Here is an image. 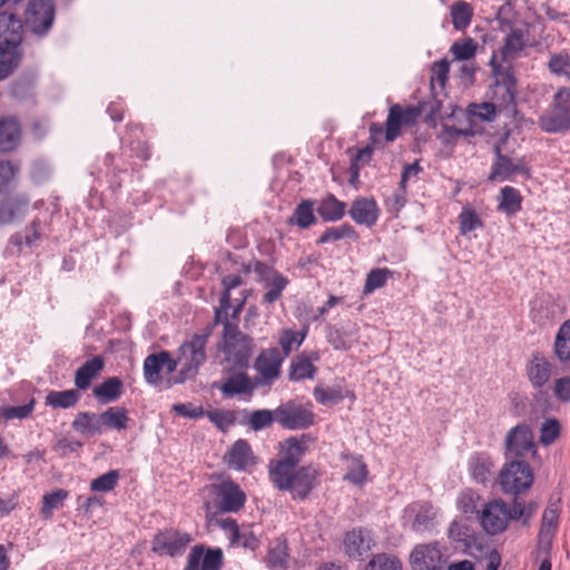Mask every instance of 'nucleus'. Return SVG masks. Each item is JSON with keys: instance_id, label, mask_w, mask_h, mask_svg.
Listing matches in <instances>:
<instances>
[{"instance_id": "1", "label": "nucleus", "mask_w": 570, "mask_h": 570, "mask_svg": "<svg viewBox=\"0 0 570 570\" xmlns=\"http://www.w3.org/2000/svg\"><path fill=\"white\" fill-rule=\"evenodd\" d=\"M528 46L529 28L527 26L511 27L504 37L503 45L491 56L492 98L497 99L500 106L511 104L514 100L517 79L512 62L521 57Z\"/></svg>"}, {"instance_id": "2", "label": "nucleus", "mask_w": 570, "mask_h": 570, "mask_svg": "<svg viewBox=\"0 0 570 570\" xmlns=\"http://www.w3.org/2000/svg\"><path fill=\"white\" fill-rule=\"evenodd\" d=\"M268 476L277 490L288 491L294 500H305L320 483V471L314 465L268 463Z\"/></svg>"}, {"instance_id": "3", "label": "nucleus", "mask_w": 570, "mask_h": 570, "mask_svg": "<svg viewBox=\"0 0 570 570\" xmlns=\"http://www.w3.org/2000/svg\"><path fill=\"white\" fill-rule=\"evenodd\" d=\"M22 22L14 14L0 12V79L8 77L20 61Z\"/></svg>"}, {"instance_id": "4", "label": "nucleus", "mask_w": 570, "mask_h": 570, "mask_svg": "<svg viewBox=\"0 0 570 570\" xmlns=\"http://www.w3.org/2000/svg\"><path fill=\"white\" fill-rule=\"evenodd\" d=\"M208 342V334H194L190 338L186 340L178 348V362L180 363L179 379L176 383H181L185 380L194 379L206 362V345Z\"/></svg>"}, {"instance_id": "5", "label": "nucleus", "mask_w": 570, "mask_h": 570, "mask_svg": "<svg viewBox=\"0 0 570 570\" xmlns=\"http://www.w3.org/2000/svg\"><path fill=\"white\" fill-rule=\"evenodd\" d=\"M222 323L225 325L223 351L226 361L239 367L247 365L254 348L253 338L242 334L237 327L229 324L228 316H226V321L223 318Z\"/></svg>"}, {"instance_id": "6", "label": "nucleus", "mask_w": 570, "mask_h": 570, "mask_svg": "<svg viewBox=\"0 0 570 570\" xmlns=\"http://www.w3.org/2000/svg\"><path fill=\"white\" fill-rule=\"evenodd\" d=\"M499 483L504 493H523L533 483L532 469L524 461L513 460L505 463L499 473Z\"/></svg>"}, {"instance_id": "7", "label": "nucleus", "mask_w": 570, "mask_h": 570, "mask_svg": "<svg viewBox=\"0 0 570 570\" xmlns=\"http://www.w3.org/2000/svg\"><path fill=\"white\" fill-rule=\"evenodd\" d=\"M478 520L481 528L490 535H497L504 532L509 522L513 519L512 507L510 508L503 500H491L482 505L478 511Z\"/></svg>"}, {"instance_id": "8", "label": "nucleus", "mask_w": 570, "mask_h": 570, "mask_svg": "<svg viewBox=\"0 0 570 570\" xmlns=\"http://www.w3.org/2000/svg\"><path fill=\"white\" fill-rule=\"evenodd\" d=\"M214 497L217 512L229 513L239 511L246 501L245 492L232 480H223L207 487Z\"/></svg>"}, {"instance_id": "9", "label": "nucleus", "mask_w": 570, "mask_h": 570, "mask_svg": "<svg viewBox=\"0 0 570 570\" xmlns=\"http://www.w3.org/2000/svg\"><path fill=\"white\" fill-rule=\"evenodd\" d=\"M55 20L52 0H31L26 11V28L38 36L46 35Z\"/></svg>"}, {"instance_id": "10", "label": "nucleus", "mask_w": 570, "mask_h": 570, "mask_svg": "<svg viewBox=\"0 0 570 570\" xmlns=\"http://www.w3.org/2000/svg\"><path fill=\"white\" fill-rule=\"evenodd\" d=\"M191 535L175 529H167L155 535L151 550L160 557H179L191 542Z\"/></svg>"}, {"instance_id": "11", "label": "nucleus", "mask_w": 570, "mask_h": 570, "mask_svg": "<svg viewBox=\"0 0 570 570\" xmlns=\"http://www.w3.org/2000/svg\"><path fill=\"white\" fill-rule=\"evenodd\" d=\"M315 415L307 407L287 402L275 409V421L288 430H303L314 424Z\"/></svg>"}, {"instance_id": "12", "label": "nucleus", "mask_w": 570, "mask_h": 570, "mask_svg": "<svg viewBox=\"0 0 570 570\" xmlns=\"http://www.w3.org/2000/svg\"><path fill=\"white\" fill-rule=\"evenodd\" d=\"M507 458H524L535 454V443L529 425L518 424L512 428L504 441Z\"/></svg>"}, {"instance_id": "13", "label": "nucleus", "mask_w": 570, "mask_h": 570, "mask_svg": "<svg viewBox=\"0 0 570 570\" xmlns=\"http://www.w3.org/2000/svg\"><path fill=\"white\" fill-rule=\"evenodd\" d=\"M224 564V554L220 548H206L196 544L187 556L184 570H220Z\"/></svg>"}, {"instance_id": "14", "label": "nucleus", "mask_w": 570, "mask_h": 570, "mask_svg": "<svg viewBox=\"0 0 570 570\" xmlns=\"http://www.w3.org/2000/svg\"><path fill=\"white\" fill-rule=\"evenodd\" d=\"M515 175L529 176V169L523 159H512L503 155L499 147L495 148V159L489 175L490 181L512 180Z\"/></svg>"}, {"instance_id": "15", "label": "nucleus", "mask_w": 570, "mask_h": 570, "mask_svg": "<svg viewBox=\"0 0 570 570\" xmlns=\"http://www.w3.org/2000/svg\"><path fill=\"white\" fill-rule=\"evenodd\" d=\"M554 370V364L541 352H533L525 364L527 377L535 390H541L550 382Z\"/></svg>"}, {"instance_id": "16", "label": "nucleus", "mask_w": 570, "mask_h": 570, "mask_svg": "<svg viewBox=\"0 0 570 570\" xmlns=\"http://www.w3.org/2000/svg\"><path fill=\"white\" fill-rule=\"evenodd\" d=\"M284 355L276 347L264 350L256 358L255 368L266 383H272L279 377Z\"/></svg>"}, {"instance_id": "17", "label": "nucleus", "mask_w": 570, "mask_h": 570, "mask_svg": "<svg viewBox=\"0 0 570 570\" xmlns=\"http://www.w3.org/2000/svg\"><path fill=\"white\" fill-rule=\"evenodd\" d=\"M313 438L308 434L301 436H291L281 445V459L272 460L269 463H285L288 466H297L306 452L307 443Z\"/></svg>"}, {"instance_id": "18", "label": "nucleus", "mask_w": 570, "mask_h": 570, "mask_svg": "<svg viewBox=\"0 0 570 570\" xmlns=\"http://www.w3.org/2000/svg\"><path fill=\"white\" fill-rule=\"evenodd\" d=\"M434 509L429 502H413L404 509V519L411 522L415 532H423L432 525Z\"/></svg>"}, {"instance_id": "19", "label": "nucleus", "mask_w": 570, "mask_h": 570, "mask_svg": "<svg viewBox=\"0 0 570 570\" xmlns=\"http://www.w3.org/2000/svg\"><path fill=\"white\" fill-rule=\"evenodd\" d=\"M348 214L356 224L372 227L379 219L380 208L374 198L358 197L351 204Z\"/></svg>"}, {"instance_id": "20", "label": "nucleus", "mask_w": 570, "mask_h": 570, "mask_svg": "<svg viewBox=\"0 0 570 570\" xmlns=\"http://www.w3.org/2000/svg\"><path fill=\"white\" fill-rule=\"evenodd\" d=\"M320 360L317 352H303L295 356L289 366L288 379L291 381H303L314 379L317 368L314 365Z\"/></svg>"}, {"instance_id": "21", "label": "nucleus", "mask_w": 570, "mask_h": 570, "mask_svg": "<svg viewBox=\"0 0 570 570\" xmlns=\"http://www.w3.org/2000/svg\"><path fill=\"white\" fill-rule=\"evenodd\" d=\"M469 472L473 481L480 484H487L493 474V461L487 453H474L469 459Z\"/></svg>"}, {"instance_id": "22", "label": "nucleus", "mask_w": 570, "mask_h": 570, "mask_svg": "<svg viewBox=\"0 0 570 570\" xmlns=\"http://www.w3.org/2000/svg\"><path fill=\"white\" fill-rule=\"evenodd\" d=\"M440 559V551L432 546H416L411 553V563L416 570H436Z\"/></svg>"}, {"instance_id": "23", "label": "nucleus", "mask_w": 570, "mask_h": 570, "mask_svg": "<svg viewBox=\"0 0 570 570\" xmlns=\"http://www.w3.org/2000/svg\"><path fill=\"white\" fill-rule=\"evenodd\" d=\"M105 366L100 355L86 361L75 373V385L78 390H87Z\"/></svg>"}, {"instance_id": "24", "label": "nucleus", "mask_w": 570, "mask_h": 570, "mask_svg": "<svg viewBox=\"0 0 570 570\" xmlns=\"http://www.w3.org/2000/svg\"><path fill=\"white\" fill-rule=\"evenodd\" d=\"M124 393V383L117 376L106 379L94 387L92 394L101 404L116 402Z\"/></svg>"}, {"instance_id": "25", "label": "nucleus", "mask_w": 570, "mask_h": 570, "mask_svg": "<svg viewBox=\"0 0 570 570\" xmlns=\"http://www.w3.org/2000/svg\"><path fill=\"white\" fill-rule=\"evenodd\" d=\"M20 138L21 127L14 118L0 120V151L8 153L16 149Z\"/></svg>"}, {"instance_id": "26", "label": "nucleus", "mask_w": 570, "mask_h": 570, "mask_svg": "<svg viewBox=\"0 0 570 570\" xmlns=\"http://www.w3.org/2000/svg\"><path fill=\"white\" fill-rule=\"evenodd\" d=\"M371 544L368 532L362 529L348 532L344 539L345 551L352 558H361L371 549Z\"/></svg>"}, {"instance_id": "27", "label": "nucleus", "mask_w": 570, "mask_h": 570, "mask_svg": "<svg viewBox=\"0 0 570 570\" xmlns=\"http://www.w3.org/2000/svg\"><path fill=\"white\" fill-rule=\"evenodd\" d=\"M522 200L523 197L517 188L504 186L501 188L498 197V210L504 213L507 216H514L521 210Z\"/></svg>"}, {"instance_id": "28", "label": "nucleus", "mask_w": 570, "mask_h": 570, "mask_svg": "<svg viewBox=\"0 0 570 570\" xmlns=\"http://www.w3.org/2000/svg\"><path fill=\"white\" fill-rule=\"evenodd\" d=\"M102 432L106 429L124 431L128 428L130 421L128 410L121 406H110L100 413Z\"/></svg>"}, {"instance_id": "29", "label": "nucleus", "mask_w": 570, "mask_h": 570, "mask_svg": "<svg viewBox=\"0 0 570 570\" xmlns=\"http://www.w3.org/2000/svg\"><path fill=\"white\" fill-rule=\"evenodd\" d=\"M72 429L86 435H97L102 433L100 413L79 412L71 423Z\"/></svg>"}, {"instance_id": "30", "label": "nucleus", "mask_w": 570, "mask_h": 570, "mask_svg": "<svg viewBox=\"0 0 570 570\" xmlns=\"http://www.w3.org/2000/svg\"><path fill=\"white\" fill-rule=\"evenodd\" d=\"M559 524V509L557 504H549L543 511L539 531L540 542L550 544Z\"/></svg>"}, {"instance_id": "31", "label": "nucleus", "mask_w": 570, "mask_h": 570, "mask_svg": "<svg viewBox=\"0 0 570 570\" xmlns=\"http://www.w3.org/2000/svg\"><path fill=\"white\" fill-rule=\"evenodd\" d=\"M345 203L338 200L332 194L323 198L317 206V213L325 222L340 220L345 215Z\"/></svg>"}, {"instance_id": "32", "label": "nucleus", "mask_w": 570, "mask_h": 570, "mask_svg": "<svg viewBox=\"0 0 570 570\" xmlns=\"http://www.w3.org/2000/svg\"><path fill=\"white\" fill-rule=\"evenodd\" d=\"M539 126L547 132L566 131L570 129V117L562 115L560 111H557L556 108L551 107L550 110L540 116Z\"/></svg>"}, {"instance_id": "33", "label": "nucleus", "mask_w": 570, "mask_h": 570, "mask_svg": "<svg viewBox=\"0 0 570 570\" xmlns=\"http://www.w3.org/2000/svg\"><path fill=\"white\" fill-rule=\"evenodd\" d=\"M240 284L242 277L239 275L232 274L223 278L224 293L219 299V307L215 311L216 322H223V317L226 321L230 308V291L238 287Z\"/></svg>"}, {"instance_id": "34", "label": "nucleus", "mask_w": 570, "mask_h": 570, "mask_svg": "<svg viewBox=\"0 0 570 570\" xmlns=\"http://www.w3.org/2000/svg\"><path fill=\"white\" fill-rule=\"evenodd\" d=\"M253 461L252 450L247 441L237 440L228 451V463L230 466L243 470Z\"/></svg>"}, {"instance_id": "35", "label": "nucleus", "mask_w": 570, "mask_h": 570, "mask_svg": "<svg viewBox=\"0 0 570 570\" xmlns=\"http://www.w3.org/2000/svg\"><path fill=\"white\" fill-rule=\"evenodd\" d=\"M80 400V393L77 390L50 391L45 404L52 409H70Z\"/></svg>"}, {"instance_id": "36", "label": "nucleus", "mask_w": 570, "mask_h": 570, "mask_svg": "<svg viewBox=\"0 0 570 570\" xmlns=\"http://www.w3.org/2000/svg\"><path fill=\"white\" fill-rule=\"evenodd\" d=\"M553 353L561 363H566L570 356V318L563 322L557 332Z\"/></svg>"}, {"instance_id": "37", "label": "nucleus", "mask_w": 570, "mask_h": 570, "mask_svg": "<svg viewBox=\"0 0 570 570\" xmlns=\"http://www.w3.org/2000/svg\"><path fill=\"white\" fill-rule=\"evenodd\" d=\"M347 471L344 480L353 484H362L367 476V468L361 455H346Z\"/></svg>"}, {"instance_id": "38", "label": "nucleus", "mask_w": 570, "mask_h": 570, "mask_svg": "<svg viewBox=\"0 0 570 570\" xmlns=\"http://www.w3.org/2000/svg\"><path fill=\"white\" fill-rule=\"evenodd\" d=\"M305 337V332L284 328L281 332L278 340L279 346L282 348L281 353L284 355V358L287 357L293 351L298 350Z\"/></svg>"}, {"instance_id": "39", "label": "nucleus", "mask_w": 570, "mask_h": 570, "mask_svg": "<svg viewBox=\"0 0 570 570\" xmlns=\"http://www.w3.org/2000/svg\"><path fill=\"white\" fill-rule=\"evenodd\" d=\"M451 18L453 27L456 30L466 29L473 17V9L470 3L465 1H456L451 6Z\"/></svg>"}, {"instance_id": "40", "label": "nucleus", "mask_w": 570, "mask_h": 570, "mask_svg": "<svg viewBox=\"0 0 570 570\" xmlns=\"http://www.w3.org/2000/svg\"><path fill=\"white\" fill-rule=\"evenodd\" d=\"M548 69L556 77L570 80V55L567 51L551 53Z\"/></svg>"}, {"instance_id": "41", "label": "nucleus", "mask_w": 570, "mask_h": 570, "mask_svg": "<svg viewBox=\"0 0 570 570\" xmlns=\"http://www.w3.org/2000/svg\"><path fill=\"white\" fill-rule=\"evenodd\" d=\"M327 341L335 350H348L356 343L357 336L353 328H334L328 332Z\"/></svg>"}, {"instance_id": "42", "label": "nucleus", "mask_w": 570, "mask_h": 570, "mask_svg": "<svg viewBox=\"0 0 570 570\" xmlns=\"http://www.w3.org/2000/svg\"><path fill=\"white\" fill-rule=\"evenodd\" d=\"M301 228H308L315 222L314 203L312 200H302L295 208L291 218Z\"/></svg>"}, {"instance_id": "43", "label": "nucleus", "mask_w": 570, "mask_h": 570, "mask_svg": "<svg viewBox=\"0 0 570 570\" xmlns=\"http://www.w3.org/2000/svg\"><path fill=\"white\" fill-rule=\"evenodd\" d=\"M393 273L386 267L371 269L365 279L364 293L370 294L383 287Z\"/></svg>"}, {"instance_id": "44", "label": "nucleus", "mask_w": 570, "mask_h": 570, "mask_svg": "<svg viewBox=\"0 0 570 570\" xmlns=\"http://www.w3.org/2000/svg\"><path fill=\"white\" fill-rule=\"evenodd\" d=\"M160 352L148 355L144 361V376L147 383L157 385L160 381L161 366Z\"/></svg>"}, {"instance_id": "45", "label": "nucleus", "mask_w": 570, "mask_h": 570, "mask_svg": "<svg viewBox=\"0 0 570 570\" xmlns=\"http://www.w3.org/2000/svg\"><path fill=\"white\" fill-rule=\"evenodd\" d=\"M252 391L249 379L244 374L233 375L222 386V392L225 395H236L248 393Z\"/></svg>"}, {"instance_id": "46", "label": "nucleus", "mask_w": 570, "mask_h": 570, "mask_svg": "<svg viewBox=\"0 0 570 570\" xmlns=\"http://www.w3.org/2000/svg\"><path fill=\"white\" fill-rule=\"evenodd\" d=\"M287 284L288 279L285 276L281 274H274L267 284V292L264 294L262 302L264 304L275 303L282 296V293Z\"/></svg>"}, {"instance_id": "47", "label": "nucleus", "mask_w": 570, "mask_h": 570, "mask_svg": "<svg viewBox=\"0 0 570 570\" xmlns=\"http://www.w3.org/2000/svg\"><path fill=\"white\" fill-rule=\"evenodd\" d=\"M314 397L315 400L323 405H333L340 403L345 394L340 387H324L322 385H317L314 389Z\"/></svg>"}, {"instance_id": "48", "label": "nucleus", "mask_w": 570, "mask_h": 570, "mask_svg": "<svg viewBox=\"0 0 570 570\" xmlns=\"http://www.w3.org/2000/svg\"><path fill=\"white\" fill-rule=\"evenodd\" d=\"M119 476L118 470H110L94 479L90 482V490L94 492H110L117 487Z\"/></svg>"}, {"instance_id": "49", "label": "nucleus", "mask_w": 570, "mask_h": 570, "mask_svg": "<svg viewBox=\"0 0 570 570\" xmlns=\"http://www.w3.org/2000/svg\"><path fill=\"white\" fill-rule=\"evenodd\" d=\"M404 125L400 114V105H393L387 115L385 139L387 141L395 140L401 134V126Z\"/></svg>"}, {"instance_id": "50", "label": "nucleus", "mask_w": 570, "mask_h": 570, "mask_svg": "<svg viewBox=\"0 0 570 570\" xmlns=\"http://www.w3.org/2000/svg\"><path fill=\"white\" fill-rule=\"evenodd\" d=\"M67 497L68 492L63 489L45 494L42 498L41 515L46 519L50 518L53 510L58 509Z\"/></svg>"}, {"instance_id": "51", "label": "nucleus", "mask_w": 570, "mask_h": 570, "mask_svg": "<svg viewBox=\"0 0 570 570\" xmlns=\"http://www.w3.org/2000/svg\"><path fill=\"white\" fill-rule=\"evenodd\" d=\"M460 233L465 236L471 232L482 228L483 223L475 210L471 208H463L459 215Z\"/></svg>"}, {"instance_id": "52", "label": "nucleus", "mask_w": 570, "mask_h": 570, "mask_svg": "<svg viewBox=\"0 0 570 570\" xmlns=\"http://www.w3.org/2000/svg\"><path fill=\"white\" fill-rule=\"evenodd\" d=\"M206 416L222 432H226L236 421L234 412L228 410L207 411Z\"/></svg>"}, {"instance_id": "53", "label": "nucleus", "mask_w": 570, "mask_h": 570, "mask_svg": "<svg viewBox=\"0 0 570 570\" xmlns=\"http://www.w3.org/2000/svg\"><path fill=\"white\" fill-rule=\"evenodd\" d=\"M450 51L455 60H469L474 57L476 45L472 38H466L462 41H455L451 46Z\"/></svg>"}, {"instance_id": "54", "label": "nucleus", "mask_w": 570, "mask_h": 570, "mask_svg": "<svg viewBox=\"0 0 570 570\" xmlns=\"http://www.w3.org/2000/svg\"><path fill=\"white\" fill-rule=\"evenodd\" d=\"M538 509V504L534 502H530L528 504L519 501L518 499L513 500L512 503V515L514 520H522V524L529 527L530 520L533 517Z\"/></svg>"}, {"instance_id": "55", "label": "nucleus", "mask_w": 570, "mask_h": 570, "mask_svg": "<svg viewBox=\"0 0 570 570\" xmlns=\"http://www.w3.org/2000/svg\"><path fill=\"white\" fill-rule=\"evenodd\" d=\"M288 563V553L286 546L277 543L268 550L267 564L273 569H286Z\"/></svg>"}, {"instance_id": "56", "label": "nucleus", "mask_w": 570, "mask_h": 570, "mask_svg": "<svg viewBox=\"0 0 570 570\" xmlns=\"http://www.w3.org/2000/svg\"><path fill=\"white\" fill-rule=\"evenodd\" d=\"M560 423L557 419L546 420L540 429V443L542 445L552 444L560 435Z\"/></svg>"}, {"instance_id": "57", "label": "nucleus", "mask_w": 570, "mask_h": 570, "mask_svg": "<svg viewBox=\"0 0 570 570\" xmlns=\"http://www.w3.org/2000/svg\"><path fill=\"white\" fill-rule=\"evenodd\" d=\"M354 235V229L348 224L327 228L318 238V244L332 243Z\"/></svg>"}, {"instance_id": "58", "label": "nucleus", "mask_w": 570, "mask_h": 570, "mask_svg": "<svg viewBox=\"0 0 570 570\" xmlns=\"http://www.w3.org/2000/svg\"><path fill=\"white\" fill-rule=\"evenodd\" d=\"M275 421V410H256L252 412L248 424L254 431L263 430Z\"/></svg>"}, {"instance_id": "59", "label": "nucleus", "mask_w": 570, "mask_h": 570, "mask_svg": "<svg viewBox=\"0 0 570 570\" xmlns=\"http://www.w3.org/2000/svg\"><path fill=\"white\" fill-rule=\"evenodd\" d=\"M35 400H30L28 403L18 406H8L1 410V414L6 420L19 419L23 420L31 415L35 409Z\"/></svg>"}, {"instance_id": "60", "label": "nucleus", "mask_w": 570, "mask_h": 570, "mask_svg": "<svg viewBox=\"0 0 570 570\" xmlns=\"http://www.w3.org/2000/svg\"><path fill=\"white\" fill-rule=\"evenodd\" d=\"M366 570H401V562L395 557L377 554L367 564Z\"/></svg>"}, {"instance_id": "61", "label": "nucleus", "mask_w": 570, "mask_h": 570, "mask_svg": "<svg viewBox=\"0 0 570 570\" xmlns=\"http://www.w3.org/2000/svg\"><path fill=\"white\" fill-rule=\"evenodd\" d=\"M478 499L479 495L474 491L470 489L464 490L456 500L458 509L465 514L473 513L476 509Z\"/></svg>"}, {"instance_id": "62", "label": "nucleus", "mask_w": 570, "mask_h": 570, "mask_svg": "<svg viewBox=\"0 0 570 570\" xmlns=\"http://www.w3.org/2000/svg\"><path fill=\"white\" fill-rule=\"evenodd\" d=\"M450 63L446 59L435 61L431 69V82L444 87L448 81Z\"/></svg>"}, {"instance_id": "63", "label": "nucleus", "mask_w": 570, "mask_h": 570, "mask_svg": "<svg viewBox=\"0 0 570 570\" xmlns=\"http://www.w3.org/2000/svg\"><path fill=\"white\" fill-rule=\"evenodd\" d=\"M449 537L453 541L466 543L471 538L470 528L462 521L454 520L449 528Z\"/></svg>"}, {"instance_id": "64", "label": "nucleus", "mask_w": 570, "mask_h": 570, "mask_svg": "<svg viewBox=\"0 0 570 570\" xmlns=\"http://www.w3.org/2000/svg\"><path fill=\"white\" fill-rule=\"evenodd\" d=\"M553 395L560 402H570V376H563L554 381Z\"/></svg>"}]
</instances>
